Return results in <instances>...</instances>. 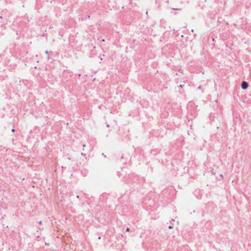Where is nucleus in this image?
Returning a JSON list of instances; mask_svg holds the SVG:
<instances>
[{
  "label": "nucleus",
  "instance_id": "obj_1",
  "mask_svg": "<svg viewBox=\"0 0 251 251\" xmlns=\"http://www.w3.org/2000/svg\"><path fill=\"white\" fill-rule=\"evenodd\" d=\"M241 87L243 89H246L248 87V83L246 81L242 82Z\"/></svg>",
  "mask_w": 251,
  "mask_h": 251
},
{
  "label": "nucleus",
  "instance_id": "obj_2",
  "mask_svg": "<svg viewBox=\"0 0 251 251\" xmlns=\"http://www.w3.org/2000/svg\"><path fill=\"white\" fill-rule=\"evenodd\" d=\"M126 231H127V232L129 231V228H128V227L126 228Z\"/></svg>",
  "mask_w": 251,
  "mask_h": 251
},
{
  "label": "nucleus",
  "instance_id": "obj_3",
  "mask_svg": "<svg viewBox=\"0 0 251 251\" xmlns=\"http://www.w3.org/2000/svg\"><path fill=\"white\" fill-rule=\"evenodd\" d=\"M12 131L13 132H14L15 131V130H14V129H13L12 130Z\"/></svg>",
  "mask_w": 251,
  "mask_h": 251
},
{
  "label": "nucleus",
  "instance_id": "obj_4",
  "mask_svg": "<svg viewBox=\"0 0 251 251\" xmlns=\"http://www.w3.org/2000/svg\"><path fill=\"white\" fill-rule=\"evenodd\" d=\"M39 224H42V222H40Z\"/></svg>",
  "mask_w": 251,
  "mask_h": 251
},
{
  "label": "nucleus",
  "instance_id": "obj_5",
  "mask_svg": "<svg viewBox=\"0 0 251 251\" xmlns=\"http://www.w3.org/2000/svg\"><path fill=\"white\" fill-rule=\"evenodd\" d=\"M169 228H172V226H169Z\"/></svg>",
  "mask_w": 251,
  "mask_h": 251
}]
</instances>
